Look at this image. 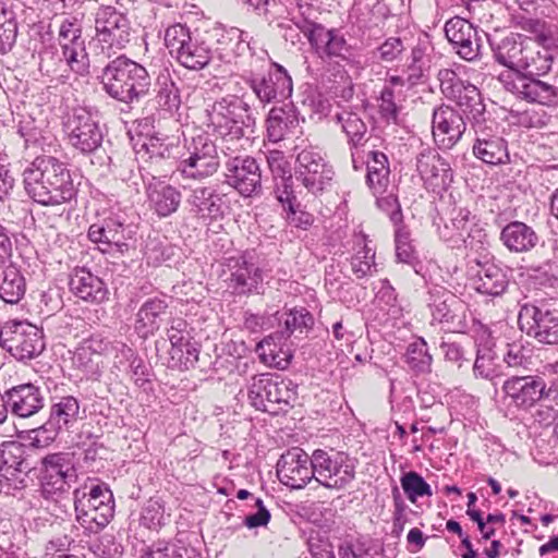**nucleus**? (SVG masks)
<instances>
[{
  "instance_id": "6",
  "label": "nucleus",
  "mask_w": 558,
  "mask_h": 558,
  "mask_svg": "<svg viewBox=\"0 0 558 558\" xmlns=\"http://www.w3.org/2000/svg\"><path fill=\"white\" fill-rule=\"evenodd\" d=\"M73 501L76 522L86 536L99 533L114 515L113 494L105 483L74 489Z\"/></svg>"
},
{
  "instance_id": "30",
  "label": "nucleus",
  "mask_w": 558,
  "mask_h": 558,
  "mask_svg": "<svg viewBox=\"0 0 558 558\" xmlns=\"http://www.w3.org/2000/svg\"><path fill=\"white\" fill-rule=\"evenodd\" d=\"M531 29L536 34L537 41L531 39L526 47L518 73L533 78L548 73L553 65V54L544 47V23L538 20L529 21Z\"/></svg>"
},
{
  "instance_id": "2",
  "label": "nucleus",
  "mask_w": 558,
  "mask_h": 558,
  "mask_svg": "<svg viewBox=\"0 0 558 558\" xmlns=\"http://www.w3.org/2000/svg\"><path fill=\"white\" fill-rule=\"evenodd\" d=\"M26 194L43 206L70 202L76 194L68 163L54 156H37L23 171Z\"/></svg>"
},
{
  "instance_id": "63",
  "label": "nucleus",
  "mask_w": 558,
  "mask_h": 558,
  "mask_svg": "<svg viewBox=\"0 0 558 558\" xmlns=\"http://www.w3.org/2000/svg\"><path fill=\"white\" fill-rule=\"evenodd\" d=\"M140 523L151 531H158L165 525V507L157 499H149L143 506Z\"/></svg>"
},
{
  "instance_id": "14",
  "label": "nucleus",
  "mask_w": 558,
  "mask_h": 558,
  "mask_svg": "<svg viewBox=\"0 0 558 558\" xmlns=\"http://www.w3.org/2000/svg\"><path fill=\"white\" fill-rule=\"evenodd\" d=\"M185 154L178 163V171L185 179L202 181L220 168L218 146L209 134L202 133L185 143Z\"/></svg>"
},
{
  "instance_id": "34",
  "label": "nucleus",
  "mask_w": 558,
  "mask_h": 558,
  "mask_svg": "<svg viewBox=\"0 0 558 558\" xmlns=\"http://www.w3.org/2000/svg\"><path fill=\"white\" fill-rule=\"evenodd\" d=\"M146 195L149 207L159 218L174 214L182 199V194L175 186L157 180L155 174H151V181L146 184Z\"/></svg>"
},
{
  "instance_id": "28",
  "label": "nucleus",
  "mask_w": 558,
  "mask_h": 558,
  "mask_svg": "<svg viewBox=\"0 0 558 558\" xmlns=\"http://www.w3.org/2000/svg\"><path fill=\"white\" fill-rule=\"evenodd\" d=\"M88 239L99 245L102 253H109L113 247L118 252L129 251L128 241L133 238L131 226H125L117 218H106L99 223H93L87 232Z\"/></svg>"
},
{
  "instance_id": "26",
  "label": "nucleus",
  "mask_w": 558,
  "mask_h": 558,
  "mask_svg": "<svg viewBox=\"0 0 558 558\" xmlns=\"http://www.w3.org/2000/svg\"><path fill=\"white\" fill-rule=\"evenodd\" d=\"M416 168L425 185L434 193L447 191L453 181L450 163L434 148H424L417 155Z\"/></svg>"
},
{
  "instance_id": "60",
  "label": "nucleus",
  "mask_w": 558,
  "mask_h": 558,
  "mask_svg": "<svg viewBox=\"0 0 558 558\" xmlns=\"http://www.w3.org/2000/svg\"><path fill=\"white\" fill-rule=\"evenodd\" d=\"M400 483L408 499L413 504H415L420 497L433 495L430 485L415 471L403 473Z\"/></svg>"
},
{
  "instance_id": "16",
  "label": "nucleus",
  "mask_w": 558,
  "mask_h": 558,
  "mask_svg": "<svg viewBox=\"0 0 558 558\" xmlns=\"http://www.w3.org/2000/svg\"><path fill=\"white\" fill-rule=\"evenodd\" d=\"M170 341L168 367L189 371L194 367L206 369L207 364L199 357V343L194 338V328L182 317H173L167 329Z\"/></svg>"
},
{
  "instance_id": "54",
  "label": "nucleus",
  "mask_w": 558,
  "mask_h": 558,
  "mask_svg": "<svg viewBox=\"0 0 558 558\" xmlns=\"http://www.w3.org/2000/svg\"><path fill=\"white\" fill-rule=\"evenodd\" d=\"M156 100L163 110L173 112L180 108L181 96L177 84L169 73H160L156 80Z\"/></svg>"
},
{
  "instance_id": "53",
  "label": "nucleus",
  "mask_w": 558,
  "mask_h": 558,
  "mask_svg": "<svg viewBox=\"0 0 558 558\" xmlns=\"http://www.w3.org/2000/svg\"><path fill=\"white\" fill-rule=\"evenodd\" d=\"M279 320L283 323V328L278 333L280 339L284 340L290 338L295 331L303 333L314 326V317L305 307H294L283 313Z\"/></svg>"
},
{
  "instance_id": "41",
  "label": "nucleus",
  "mask_w": 558,
  "mask_h": 558,
  "mask_svg": "<svg viewBox=\"0 0 558 558\" xmlns=\"http://www.w3.org/2000/svg\"><path fill=\"white\" fill-rule=\"evenodd\" d=\"M456 99L459 106L465 107V110L469 112L475 133H484L487 129L485 117L486 105L478 87L468 83L463 86L460 95L457 96Z\"/></svg>"
},
{
  "instance_id": "47",
  "label": "nucleus",
  "mask_w": 558,
  "mask_h": 558,
  "mask_svg": "<svg viewBox=\"0 0 558 558\" xmlns=\"http://www.w3.org/2000/svg\"><path fill=\"white\" fill-rule=\"evenodd\" d=\"M19 23L10 0H0V54L9 53L16 44Z\"/></svg>"
},
{
  "instance_id": "1",
  "label": "nucleus",
  "mask_w": 558,
  "mask_h": 558,
  "mask_svg": "<svg viewBox=\"0 0 558 558\" xmlns=\"http://www.w3.org/2000/svg\"><path fill=\"white\" fill-rule=\"evenodd\" d=\"M529 44H531V38L514 33L508 34L495 45L490 41V50L494 52L496 62L507 68L498 74L490 71V77H496L497 85L520 99L547 107L557 106V87L518 73V68L523 60Z\"/></svg>"
},
{
  "instance_id": "39",
  "label": "nucleus",
  "mask_w": 558,
  "mask_h": 558,
  "mask_svg": "<svg viewBox=\"0 0 558 558\" xmlns=\"http://www.w3.org/2000/svg\"><path fill=\"white\" fill-rule=\"evenodd\" d=\"M186 203L190 206V213L202 219L216 218L221 214V197L210 186H198L192 190Z\"/></svg>"
},
{
  "instance_id": "18",
  "label": "nucleus",
  "mask_w": 558,
  "mask_h": 558,
  "mask_svg": "<svg viewBox=\"0 0 558 558\" xmlns=\"http://www.w3.org/2000/svg\"><path fill=\"white\" fill-rule=\"evenodd\" d=\"M556 301L524 304L519 313L521 329L544 344L558 343V308Z\"/></svg>"
},
{
  "instance_id": "58",
  "label": "nucleus",
  "mask_w": 558,
  "mask_h": 558,
  "mask_svg": "<svg viewBox=\"0 0 558 558\" xmlns=\"http://www.w3.org/2000/svg\"><path fill=\"white\" fill-rule=\"evenodd\" d=\"M432 355L428 353L427 343L420 339L408 347L405 363L417 374L428 373L432 366Z\"/></svg>"
},
{
  "instance_id": "59",
  "label": "nucleus",
  "mask_w": 558,
  "mask_h": 558,
  "mask_svg": "<svg viewBox=\"0 0 558 558\" xmlns=\"http://www.w3.org/2000/svg\"><path fill=\"white\" fill-rule=\"evenodd\" d=\"M362 247L351 257L352 272L357 278H364L373 274V269L376 270L375 264V250L367 243V239L363 235L361 243Z\"/></svg>"
},
{
  "instance_id": "17",
  "label": "nucleus",
  "mask_w": 558,
  "mask_h": 558,
  "mask_svg": "<svg viewBox=\"0 0 558 558\" xmlns=\"http://www.w3.org/2000/svg\"><path fill=\"white\" fill-rule=\"evenodd\" d=\"M138 154L143 162L141 170H146L150 175H167L182 156L180 135L154 132L147 136Z\"/></svg>"
},
{
  "instance_id": "57",
  "label": "nucleus",
  "mask_w": 558,
  "mask_h": 558,
  "mask_svg": "<svg viewBox=\"0 0 558 558\" xmlns=\"http://www.w3.org/2000/svg\"><path fill=\"white\" fill-rule=\"evenodd\" d=\"M381 551L361 538L343 539L337 547L338 558H378Z\"/></svg>"
},
{
  "instance_id": "29",
  "label": "nucleus",
  "mask_w": 558,
  "mask_h": 558,
  "mask_svg": "<svg viewBox=\"0 0 558 558\" xmlns=\"http://www.w3.org/2000/svg\"><path fill=\"white\" fill-rule=\"evenodd\" d=\"M68 284L70 292L86 303L101 304L109 300L108 284L85 266H75L70 271Z\"/></svg>"
},
{
  "instance_id": "36",
  "label": "nucleus",
  "mask_w": 558,
  "mask_h": 558,
  "mask_svg": "<svg viewBox=\"0 0 558 558\" xmlns=\"http://www.w3.org/2000/svg\"><path fill=\"white\" fill-rule=\"evenodd\" d=\"M437 214L434 225L444 241L457 242L464 240V230L470 216L468 209L441 205L437 207Z\"/></svg>"
},
{
  "instance_id": "46",
  "label": "nucleus",
  "mask_w": 558,
  "mask_h": 558,
  "mask_svg": "<svg viewBox=\"0 0 558 558\" xmlns=\"http://www.w3.org/2000/svg\"><path fill=\"white\" fill-rule=\"evenodd\" d=\"M287 189V185L282 186V190L278 189V202L286 214L284 218L290 226L307 230L314 223V216L304 210L295 194L289 195Z\"/></svg>"
},
{
  "instance_id": "7",
  "label": "nucleus",
  "mask_w": 558,
  "mask_h": 558,
  "mask_svg": "<svg viewBox=\"0 0 558 558\" xmlns=\"http://www.w3.org/2000/svg\"><path fill=\"white\" fill-rule=\"evenodd\" d=\"M247 397L256 410L278 415L296 404L298 385L279 374H259L252 377Z\"/></svg>"
},
{
  "instance_id": "50",
  "label": "nucleus",
  "mask_w": 558,
  "mask_h": 558,
  "mask_svg": "<svg viewBox=\"0 0 558 558\" xmlns=\"http://www.w3.org/2000/svg\"><path fill=\"white\" fill-rule=\"evenodd\" d=\"M524 361V354L522 353L521 347L515 343L501 342L500 345L497 343H490V373H494V376H499L502 374V371H497V368L501 367L500 362H502L507 368L518 367L522 365Z\"/></svg>"
},
{
  "instance_id": "55",
  "label": "nucleus",
  "mask_w": 558,
  "mask_h": 558,
  "mask_svg": "<svg viewBox=\"0 0 558 558\" xmlns=\"http://www.w3.org/2000/svg\"><path fill=\"white\" fill-rule=\"evenodd\" d=\"M396 259L398 263L410 265L415 272H418L416 266L420 264L417 253L412 245L411 232L407 226L401 225L395 229Z\"/></svg>"
},
{
  "instance_id": "5",
  "label": "nucleus",
  "mask_w": 558,
  "mask_h": 558,
  "mask_svg": "<svg viewBox=\"0 0 558 558\" xmlns=\"http://www.w3.org/2000/svg\"><path fill=\"white\" fill-rule=\"evenodd\" d=\"M229 274L226 282L233 296L248 298L264 295L269 283L267 264L260 260V254L255 250H244L229 256L223 263Z\"/></svg>"
},
{
  "instance_id": "11",
  "label": "nucleus",
  "mask_w": 558,
  "mask_h": 558,
  "mask_svg": "<svg viewBox=\"0 0 558 558\" xmlns=\"http://www.w3.org/2000/svg\"><path fill=\"white\" fill-rule=\"evenodd\" d=\"M245 83L251 87L257 99L266 105L283 102L293 92V82L288 71L279 63L267 58V64L245 71Z\"/></svg>"
},
{
  "instance_id": "52",
  "label": "nucleus",
  "mask_w": 558,
  "mask_h": 558,
  "mask_svg": "<svg viewBox=\"0 0 558 558\" xmlns=\"http://www.w3.org/2000/svg\"><path fill=\"white\" fill-rule=\"evenodd\" d=\"M245 57L248 59L247 62L244 63L251 69V64H253V68L260 63L262 65H266L269 53L263 47H258L253 37H250L246 32L241 29V35H239L232 52V60L238 58L245 59Z\"/></svg>"
},
{
  "instance_id": "22",
  "label": "nucleus",
  "mask_w": 558,
  "mask_h": 558,
  "mask_svg": "<svg viewBox=\"0 0 558 558\" xmlns=\"http://www.w3.org/2000/svg\"><path fill=\"white\" fill-rule=\"evenodd\" d=\"M427 305L434 320L448 330L463 332L466 328V308L462 300L441 286H433L427 292Z\"/></svg>"
},
{
  "instance_id": "62",
  "label": "nucleus",
  "mask_w": 558,
  "mask_h": 558,
  "mask_svg": "<svg viewBox=\"0 0 558 558\" xmlns=\"http://www.w3.org/2000/svg\"><path fill=\"white\" fill-rule=\"evenodd\" d=\"M268 166L274 177V194L278 201V189L282 190V186L287 185V192L289 195L294 193L293 190V178L290 170L287 168V162L282 157H270L268 158Z\"/></svg>"
},
{
  "instance_id": "13",
  "label": "nucleus",
  "mask_w": 558,
  "mask_h": 558,
  "mask_svg": "<svg viewBox=\"0 0 558 558\" xmlns=\"http://www.w3.org/2000/svg\"><path fill=\"white\" fill-rule=\"evenodd\" d=\"M312 464L314 480L328 489H343L355 478L356 460L333 448L315 449Z\"/></svg>"
},
{
  "instance_id": "9",
  "label": "nucleus",
  "mask_w": 558,
  "mask_h": 558,
  "mask_svg": "<svg viewBox=\"0 0 558 558\" xmlns=\"http://www.w3.org/2000/svg\"><path fill=\"white\" fill-rule=\"evenodd\" d=\"M306 37L313 52L324 61H349L352 56V46L348 43L341 28H327L303 14L292 20Z\"/></svg>"
},
{
  "instance_id": "19",
  "label": "nucleus",
  "mask_w": 558,
  "mask_h": 558,
  "mask_svg": "<svg viewBox=\"0 0 558 558\" xmlns=\"http://www.w3.org/2000/svg\"><path fill=\"white\" fill-rule=\"evenodd\" d=\"M0 344L16 360L38 356L45 349L43 330L27 322H8L0 329Z\"/></svg>"
},
{
  "instance_id": "38",
  "label": "nucleus",
  "mask_w": 558,
  "mask_h": 558,
  "mask_svg": "<svg viewBox=\"0 0 558 558\" xmlns=\"http://www.w3.org/2000/svg\"><path fill=\"white\" fill-rule=\"evenodd\" d=\"M500 241L510 252L526 253L537 245L539 238L532 227L515 220L501 229Z\"/></svg>"
},
{
  "instance_id": "27",
  "label": "nucleus",
  "mask_w": 558,
  "mask_h": 558,
  "mask_svg": "<svg viewBox=\"0 0 558 558\" xmlns=\"http://www.w3.org/2000/svg\"><path fill=\"white\" fill-rule=\"evenodd\" d=\"M432 124L435 143L442 149L452 148L461 140L466 128L462 114L446 105L434 109Z\"/></svg>"
},
{
  "instance_id": "12",
  "label": "nucleus",
  "mask_w": 558,
  "mask_h": 558,
  "mask_svg": "<svg viewBox=\"0 0 558 558\" xmlns=\"http://www.w3.org/2000/svg\"><path fill=\"white\" fill-rule=\"evenodd\" d=\"M545 392V380L538 375L511 376L496 390L495 404L505 417H513L517 411L535 405Z\"/></svg>"
},
{
  "instance_id": "35",
  "label": "nucleus",
  "mask_w": 558,
  "mask_h": 558,
  "mask_svg": "<svg viewBox=\"0 0 558 558\" xmlns=\"http://www.w3.org/2000/svg\"><path fill=\"white\" fill-rule=\"evenodd\" d=\"M487 223L485 221H476L472 225L470 231L468 232V238H464V242L470 246L472 251H474L478 257L476 258V264L482 268L477 275L471 279L472 287L478 293L488 294V287L485 281H483L482 271L484 272V277L488 278V269L485 266L488 264V241H487Z\"/></svg>"
},
{
  "instance_id": "21",
  "label": "nucleus",
  "mask_w": 558,
  "mask_h": 558,
  "mask_svg": "<svg viewBox=\"0 0 558 558\" xmlns=\"http://www.w3.org/2000/svg\"><path fill=\"white\" fill-rule=\"evenodd\" d=\"M332 167L327 162L320 150L308 146L298 151L294 162V177L308 193H322L333 179Z\"/></svg>"
},
{
  "instance_id": "31",
  "label": "nucleus",
  "mask_w": 558,
  "mask_h": 558,
  "mask_svg": "<svg viewBox=\"0 0 558 558\" xmlns=\"http://www.w3.org/2000/svg\"><path fill=\"white\" fill-rule=\"evenodd\" d=\"M444 31L447 39L461 58L472 61L478 57L480 38L469 21L459 16L451 17L446 22Z\"/></svg>"
},
{
  "instance_id": "56",
  "label": "nucleus",
  "mask_w": 558,
  "mask_h": 558,
  "mask_svg": "<svg viewBox=\"0 0 558 558\" xmlns=\"http://www.w3.org/2000/svg\"><path fill=\"white\" fill-rule=\"evenodd\" d=\"M146 558H201L193 547L179 543L157 542L146 551Z\"/></svg>"
},
{
  "instance_id": "61",
  "label": "nucleus",
  "mask_w": 558,
  "mask_h": 558,
  "mask_svg": "<svg viewBox=\"0 0 558 558\" xmlns=\"http://www.w3.org/2000/svg\"><path fill=\"white\" fill-rule=\"evenodd\" d=\"M378 100V112L380 118L387 123L399 124L401 107L396 102V96L392 86L385 85L380 90Z\"/></svg>"
},
{
  "instance_id": "49",
  "label": "nucleus",
  "mask_w": 558,
  "mask_h": 558,
  "mask_svg": "<svg viewBox=\"0 0 558 558\" xmlns=\"http://www.w3.org/2000/svg\"><path fill=\"white\" fill-rule=\"evenodd\" d=\"M433 53L434 46L429 36L427 34L421 35L411 52L412 61L409 65V70L411 71L409 80L412 84L423 77L425 72L429 70Z\"/></svg>"
},
{
  "instance_id": "8",
  "label": "nucleus",
  "mask_w": 558,
  "mask_h": 558,
  "mask_svg": "<svg viewBox=\"0 0 558 558\" xmlns=\"http://www.w3.org/2000/svg\"><path fill=\"white\" fill-rule=\"evenodd\" d=\"M208 128L216 135L248 141L254 133L255 118L250 106L236 96L222 97L206 109Z\"/></svg>"
},
{
  "instance_id": "25",
  "label": "nucleus",
  "mask_w": 558,
  "mask_h": 558,
  "mask_svg": "<svg viewBox=\"0 0 558 558\" xmlns=\"http://www.w3.org/2000/svg\"><path fill=\"white\" fill-rule=\"evenodd\" d=\"M278 480L291 489H302L314 480L312 454L301 448H292L282 453L277 462Z\"/></svg>"
},
{
  "instance_id": "37",
  "label": "nucleus",
  "mask_w": 558,
  "mask_h": 558,
  "mask_svg": "<svg viewBox=\"0 0 558 558\" xmlns=\"http://www.w3.org/2000/svg\"><path fill=\"white\" fill-rule=\"evenodd\" d=\"M267 136L270 142L277 143L288 135H294L300 124L299 112L292 105L274 107L266 120Z\"/></svg>"
},
{
  "instance_id": "64",
  "label": "nucleus",
  "mask_w": 558,
  "mask_h": 558,
  "mask_svg": "<svg viewBox=\"0 0 558 558\" xmlns=\"http://www.w3.org/2000/svg\"><path fill=\"white\" fill-rule=\"evenodd\" d=\"M89 549L98 558H119L123 554L122 545L111 534L101 535Z\"/></svg>"
},
{
  "instance_id": "3",
  "label": "nucleus",
  "mask_w": 558,
  "mask_h": 558,
  "mask_svg": "<svg viewBox=\"0 0 558 558\" xmlns=\"http://www.w3.org/2000/svg\"><path fill=\"white\" fill-rule=\"evenodd\" d=\"M99 80L109 97L130 107L149 96L153 86L147 69L125 54L110 60Z\"/></svg>"
},
{
  "instance_id": "24",
  "label": "nucleus",
  "mask_w": 558,
  "mask_h": 558,
  "mask_svg": "<svg viewBox=\"0 0 558 558\" xmlns=\"http://www.w3.org/2000/svg\"><path fill=\"white\" fill-rule=\"evenodd\" d=\"M35 469L32 448L20 441H3L0 445V476L14 489L26 487L27 474Z\"/></svg>"
},
{
  "instance_id": "32",
  "label": "nucleus",
  "mask_w": 558,
  "mask_h": 558,
  "mask_svg": "<svg viewBox=\"0 0 558 558\" xmlns=\"http://www.w3.org/2000/svg\"><path fill=\"white\" fill-rule=\"evenodd\" d=\"M8 399L11 414L20 418L37 414L46 402L44 390L33 383H24L9 388Z\"/></svg>"
},
{
  "instance_id": "4",
  "label": "nucleus",
  "mask_w": 558,
  "mask_h": 558,
  "mask_svg": "<svg viewBox=\"0 0 558 558\" xmlns=\"http://www.w3.org/2000/svg\"><path fill=\"white\" fill-rule=\"evenodd\" d=\"M163 40L170 54L187 70L201 71L214 58L208 31H191L185 24L175 23L166 28Z\"/></svg>"
},
{
  "instance_id": "10",
  "label": "nucleus",
  "mask_w": 558,
  "mask_h": 558,
  "mask_svg": "<svg viewBox=\"0 0 558 558\" xmlns=\"http://www.w3.org/2000/svg\"><path fill=\"white\" fill-rule=\"evenodd\" d=\"M38 478L40 496L49 501L61 502L77 480L73 456L68 452L45 456L40 460Z\"/></svg>"
},
{
  "instance_id": "23",
  "label": "nucleus",
  "mask_w": 558,
  "mask_h": 558,
  "mask_svg": "<svg viewBox=\"0 0 558 558\" xmlns=\"http://www.w3.org/2000/svg\"><path fill=\"white\" fill-rule=\"evenodd\" d=\"M225 182L242 197L262 195V168L252 156L234 157L225 160Z\"/></svg>"
},
{
  "instance_id": "48",
  "label": "nucleus",
  "mask_w": 558,
  "mask_h": 558,
  "mask_svg": "<svg viewBox=\"0 0 558 558\" xmlns=\"http://www.w3.org/2000/svg\"><path fill=\"white\" fill-rule=\"evenodd\" d=\"M208 31L210 45L214 47V56L227 63L232 62V52L241 29L238 27L215 26Z\"/></svg>"
},
{
  "instance_id": "20",
  "label": "nucleus",
  "mask_w": 558,
  "mask_h": 558,
  "mask_svg": "<svg viewBox=\"0 0 558 558\" xmlns=\"http://www.w3.org/2000/svg\"><path fill=\"white\" fill-rule=\"evenodd\" d=\"M70 144L82 154H92L104 142V130L96 116L87 108H74L63 122Z\"/></svg>"
},
{
  "instance_id": "15",
  "label": "nucleus",
  "mask_w": 558,
  "mask_h": 558,
  "mask_svg": "<svg viewBox=\"0 0 558 558\" xmlns=\"http://www.w3.org/2000/svg\"><path fill=\"white\" fill-rule=\"evenodd\" d=\"M94 16L95 37L102 52L111 53L124 49L131 40V21L128 15L113 5L100 4Z\"/></svg>"
},
{
  "instance_id": "42",
  "label": "nucleus",
  "mask_w": 558,
  "mask_h": 558,
  "mask_svg": "<svg viewBox=\"0 0 558 558\" xmlns=\"http://www.w3.org/2000/svg\"><path fill=\"white\" fill-rule=\"evenodd\" d=\"M58 43L65 59V64L76 74H87L89 59L85 50V40L82 36H63L58 34Z\"/></svg>"
},
{
  "instance_id": "43",
  "label": "nucleus",
  "mask_w": 558,
  "mask_h": 558,
  "mask_svg": "<svg viewBox=\"0 0 558 558\" xmlns=\"http://www.w3.org/2000/svg\"><path fill=\"white\" fill-rule=\"evenodd\" d=\"M366 183L376 193H384L389 184V162L387 156L378 150H369L366 160Z\"/></svg>"
},
{
  "instance_id": "45",
  "label": "nucleus",
  "mask_w": 558,
  "mask_h": 558,
  "mask_svg": "<svg viewBox=\"0 0 558 558\" xmlns=\"http://www.w3.org/2000/svg\"><path fill=\"white\" fill-rule=\"evenodd\" d=\"M337 122L348 138L350 148H362L369 140L367 125L362 118L352 111H342L336 114Z\"/></svg>"
},
{
  "instance_id": "33",
  "label": "nucleus",
  "mask_w": 558,
  "mask_h": 558,
  "mask_svg": "<svg viewBox=\"0 0 558 558\" xmlns=\"http://www.w3.org/2000/svg\"><path fill=\"white\" fill-rule=\"evenodd\" d=\"M168 308L165 294L145 300L136 313L134 328L137 335L144 339L154 336L159 330Z\"/></svg>"
},
{
  "instance_id": "40",
  "label": "nucleus",
  "mask_w": 558,
  "mask_h": 558,
  "mask_svg": "<svg viewBox=\"0 0 558 558\" xmlns=\"http://www.w3.org/2000/svg\"><path fill=\"white\" fill-rule=\"evenodd\" d=\"M26 283L20 269L9 259L0 264V299L17 304L24 296Z\"/></svg>"
},
{
  "instance_id": "51",
  "label": "nucleus",
  "mask_w": 558,
  "mask_h": 558,
  "mask_svg": "<svg viewBox=\"0 0 558 558\" xmlns=\"http://www.w3.org/2000/svg\"><path fill=\"white\" fill-rule=\"evenodd\" d=\"M472 332L476 345V359L473 365L475 377L488 378V328L480 319L473 318Z\"/></svg>"
},
{
  "instance_id": "44",
  "label": "nucleus",
  "mask_w": 558,
  "mask_h": 558,
  "mask_svg": "<svg viewBox=\"0 0 558 558\" xmlns=\"http://www.w3.org/2000/svg\"><path fill=\"white\" fill-rule=\"evenodd\" d=\"M78 414V400L73 396H63L51 405L48 421L50 426H56L60 430H68L76 423Z\"/></svg>"
}]
</instances>
